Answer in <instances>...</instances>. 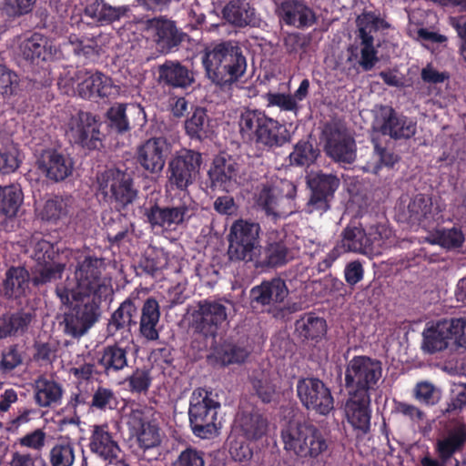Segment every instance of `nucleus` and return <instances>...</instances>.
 <instances>
[{"instance_id": "obj_5", "label": "nucleus", "mask_w": 466, "mask_h": 466, "mask_svg": "<svg viewBox=\"0 0 466 466\" xmlns=\"http://www.w3.org/2000/svg\"><path fill=\"white\" fill-rule=\"evenodd\" d=\"M231 308L232 302L225 299L198 301L191 313L192 328L205 338L214 339L228 324Z\"/></svg>"}, {"instance_id": "obj_12", "label": "nucleus", "mask_w": 466, "mask_h": 466, "mask_svg": "<svg viewBox=\"0 0 466 466\" xmlns=\"http://www.w3.org/2000/svg\"><path fill=\"white\" fill-rule=\"evenodd\" d=\"M288 192L285 196L280 193L278 187L263 185L257 196V205L267 217L276 220L293 213V199L296 195V187L287 184Z\"/></svg>"}, {"instance_id": "obj_13", "label": "nucleus", "mask_w": 466, "mask_h": 466, "mask_svg": "<svg viewBox=\"0 0 466 466\" xmlns=\"http://www.w3.org/2000/svg\"><path fill=\"white\" fill-rule=\"evenodd\" d=\"M196 210V202L189 197H184L177 205L164 208L154 205L146 215L151 226L171 228L187 222Z\"/></svg>"}, {"instance_id": "obj_41", "label": "nucleus", "mask_w": 466, "mask_h": 466, "mask_svg": "<svg viewBox=\"0 0 466 466\" xmlns=\"http://www.w3.org/2000/svg\"><path fill=\"white\" fill-rule=\"evenodd\" d=\"M268 116L260 110L246 109L240 114L238 126L243 138L256 141L262 131Z\"/></svg>"}, {"instance_id": "obj_24", "label": "nucleus", "mask_w": 466, "mask_h": 466, "mask_svg": "<svg viewBox=\"0 0 466 466\" xmlns=\"http://www.w3.org/2000/svg\"><path fill=\"white\" fill-rule=\"evenodd\" d=\"M35 321L36 311L32 307L0 315V339L25 335Z\"/></svg>"}, {"instance_id": "obj_1", "label": "nucleus", "mask_w": 466, "mask_h": 466, "mask_svg": "<svg viewBox=\"0 0 466 466\" xmlns=\"http://www.w3.org/2000/svg\"><path fill=\"white\" fill-rule=\"evenodd\" d=\"M105 263L93 256L79 258L74 278L56 286V295L66 310L59 326L74 339L84 336L98 321L100 304L112 294L110 280L102 277Z\"/></svg>"}, {"instance_id": "obj_62", "label": "nucleus", "mask_w": 466, "mask_h": 466, "mask_svg": "<svg viewBox=\"0 0 466 466\" xmlns=\"http://www.w3.org/2000/svg\"><path fill=\"white\" fill-rule=\"evenodd\" d=\"M247 439L240 434L231 432L228 438L229 454L236 461H247L252 458V448Z\"/></svg>"}, {"instance_id": "obj_53", "label": "nucleus", "mask_w": 466, "mask_h": 466, "mask_svg": "<svg viewBox=\"0 0 466 466\" xmlns=\"http://www.w3.org/2000/svg\"><path fill=\"white\" fill-rule=\"evenodd\" d=\"M22 191L18 186L0 187V215L14 217L22 203Z\"/></svg>"}, {"instance_id": "obj_21", "label": "nucleus", "mask_w": 466, "mask_h": 466, "mask_svg": "<svg viewBox=\"0 0 466 466\" xmlns=\"http://www.w3.org/2000/svg\"><path fill=\"white\" fill-rule=\"evenodd\" d=\"M171 150L170 143L163 137L147 140L137 152V161L150 173H158L165 167L166 158Z\"/></svg>"}, {"instance_id": "obj_48", "label": "nucleus", "mask_w": 466, "mask_h": 466, "mask_svg": "<svg viewBox=\"0 0 466 466\" xmlns=\"http://www.w3.org/2000/svg\"><path fill=\"white\" fill-rule=\"evenodd\" d=\"M76 445L69 439H58L48 453L51 466H73L76 461Z\"/></svg>"}, {"instance_id": "obj_63", "label": "nucleus", "mask_w": 466, "mask_h": 466, "mask_svg": "<svg viewBox=\"0 0 466 466\" xmlns=\"http://www.w3.org/2000/svg\"><path fill=\"white\" fill-rule=\"evenodd\" d=\"M127 108V105L117 104L111 106L106 113L110 127L117 133H124L130 128Z\"/></svg>"}, {"instance_id": "obj_51", "label": "nucleus", "mask_w": 466, "mask_h": 466, "mask_svg": "<svg viewBox=\"0 0 466 466\" xmlns=\"http://www.w3.org/2000/svg\"><path fill=\"white\" fill-rule=\"evenodd\" d=\"M17 154L10 137L0 131V172L11 173L19 167Z\"/></svg>"}, {"instance_id": "obj_57", "label": "nucleus", "mask_w": 466, "mask_h": 466, "mask_svg": "<svg viewBox=\"0 0 466 466\" xmlns=\"http://www.w3.org/2000/svg\"><path fill=\"white\" fill-rule=\"evenodd\" d=\"M464 235L458 228H442L437 230L431 237V243L438 244L445 248H456L461 247L464 242Z\"/></svg>"}, {"instance_id": "obj_16", "label": "nucleus", "mask_w": 466, "mask_h": 466, "mask_svg": "<svg viewBox=\"0 0 466 466\" xmlns=\"http://www.w3.org/2000/svg\"><path fill=\"white\" fill-rule=\"evenodd\" d=\"M147 30L156 48L162 54L177 50L187 37V34L177 28L174 21L164 16L147 20Z\"/></svg>"}, {"instance_id": "obj_49", "label": "nucleus", "mask_w": 466, "mask_h": 466, "mask_svg": "<svg viewBox=\"0 0 466 466\" xmlns=\"http://www.w3.org/2000/svg\"><path fill=\"white\" fill-rule=\"evenodd\" d=\"M65 265L59 262L50 261L35 264L32 269V283L36 286L46 285L62 277Z\"/></svg>"}, {"instance_id": "obj_27", "label": "nucleus", "mask_w": 466, "mask_h": 466, "mask_svg": "<svg viewBox=\"0 0 466 466\" xmlns=\"http://www.w3.org/2000/svg\"><path fill=\"white\" fill-rule=\"evenodd\" d=\"M159 85L186 89L195 82L194 72L178 60H166L157 66Z\"/></svg>"}, {"instance_id": "obj_22", "label": "nucleus", "mask_w": 466, "mask_h": 466, "mask_svg": "<svg viewBox=\"0 0 466 466\" xmlns=\"http://www.w3.org/2000/svg\"><path fill=\"white\" fill-rule=\"evenodd\" d=\"M36 163L42 173L56 182L62 181L69 177L74 167L69 156L55 148L43 150Z\"/></svg>"}, {"instance_id": "obj_47", "label": "nucleus", "mask_w": 466, "mask_h": 466, "mask_svg": "<svg viewBox=\"0 0 466 466\" xmlns=\"http://www.w3.org/2000/svg\"><path fill=\"white\" fill-rule=\"evenodd\" d=\"M326 321L324 319L313 314H307L295 323V330L303 339H318L326 333Z\"/></svg>"}, {"instance_id": "obj_59", "label": "nucleus", "mask_w": 466, "mask_h": 466, "mask_svg": "<svg viewBox=\"0 0 466 466\" xmlns=\"http://www.w3.org/2000/svg\"><path fill=\"white\" fill-rule=\"evenodd\" d=\"M69 212V200L61 197H55L46 200L45 203L42 210V218L43 219L56 222L66 218Z\"/></svg>"}, {"instance_id": "obj_14", "label": "nucleus", "mask_w": 466, "mask_h": 466, "mask_svg": "<svg viewBox=\"0 0 466 466\" xmlns=\"http://www.w3.org/2000/svg\"><path fill=\"white\" fill-rule=\"evenodd\" d=\"M100 123L91 113L80 111L72 116L68 123L67 135L74 143L89 150L101 145Z\"/></svg>"}, {"instance_id": "obj_50", "label": "nucleus", "mask_w": 466, "mask_h": 466, "mask_svg": "<svg viewBox=\"0 0 466 466\" xmlns=\"http://www.w3.org/2000/svg\"><path fill=\"white\" fill-rule=\"evenodd\" d=\"M212 355L222 365L243 362L248 355V350L242 346L227 342L214 347Z\"/></svg>"}, {"instance_id": "obj_11", "label": "nucleus", "mask_w": 466, "mask_h": 466, "mask_svg": "<svg viewBox=\"0 0 466 466\" xmlns=\"http://www.w3.org/2000/svg\"><path fill=\"white\" fill-rule=\"evenodd\" d=\"M297 394L306 409L319 415H328L334 409L330 390L317 378L299 380L297 383Z\"/></svg>"}, {"instance_id": "obj_42", "label": "nucleus", "mask_w": 466, "mask_h": 466, "mask_svg": "<svg viewBox=\"0 0 466 466\" xmlns=\"http://www.w3.org/2000/svg\"><path fill=\"white\" fill-rule=\"evenodd\" d=\"M261 130L255 143L268 148L281 147L289 140L286 127L271 117H268Z\"/></svg>"}, {"instance_id": "obj_31", "label": "nucleus", "mask_w": 466, "mask_h": 466, "mask_svg": "<svg viewBox=\"0 0 466 466\" xmlns=\"http://www.w3.org/2000/svg\"><path fill=\"white\" fill-rule=\"evenodd\" d=\"M127 424L132 433L137 436L139 446L145 450L160 444L161 439L158 428L145 421L141 411L132 410L128 415Z\"/></svg>"}, {"instance_id": "obj_34", "label": "nucleus", "mask_w": 466, "mask_h": 466, "mask_svg": "<svg viewBox=\"0 0 466 466\" xmlns=\"http://www.w3.org/2000/svg\"><path fill=\"white\" fill-rule=\"evenodd\" d=\"M223 18L237 27L255 25L257 23L255 9L246 0H232L222 10Z\"/></svg>"}, {"instance_id": "obj_64", "label": "nucleus", "mask_w": 466, "mask_h": 466, "mask_svg": "<svg viewBox=\"0 0 466 466\" xmlns=\"http://www.w3.org/2000/svg\"><path fill=\"white\" fill-rule=\"evenodd\" d=\"M171 466H205L204 452L193 447L181 451Z\"/></svg>"}, {"instance_id": "obj_44", "label": "nucleus", "mask_w": 466, "mask_h": 466, "mask_svg": "<svg viewBox=\"0 0 466 466\" xmlns=\"http://www.w3.org/2000/svg\"><path fill=\"white\" fill-rule=\"evenodd\" d=\"M432 218L431 198L423 194L416 195L408 205V218L410 222L427 227Z\"/></svg>"}, {"instance_id": "obj_37", "label": "nucleus", "mask_w": 466, "mask_h": 466, "mask_svg": "<svg viewBox=\"0 0 466 466\" xmlns=\"http://www.w3.org/2000/svg\"><path fill=\"white\" fill-rule=\"evenodd\" d=\"M311 423L290 420L281 429V440L285 451L299 457Z\"/></svg>"}, {"instance_id": "obj_7", "label": "nucleus", "mask_w": 466, "mask_h": 466, "mask_svg": "<svg viewBox=\"0 0 466 466\" xmlns=\"http://www.w3.org/2000/svg\"><path fill=\"white\" fill-rule=\"evenodd\" d=\"M382 377L380 360L368 356H355L347 364L345 386L349 393L370 394Z\"/></svg>"}, {"instance_id": "obj_29", "label": "nucleus", "mask_w": 466, "mask_h": 466, "mask_svg": "<svg viewBox=\"0 0 466 466\" xmlns=\"http://www.w3.org/2000/svg\"><path fill=\"white\" fill-rule=\"evenodd\" d=\"M279 15L286 25L297 28L309 27L316 20L312 9L299 0L283 1L279 7Z\"/></svg>"}, {"instance_id": "obj_35", "label": "nucleus", "mask_w": 466, "mask_h": 466, "mask_svg": "<svg viewBox=\"0 0 466 466\" xmlns=\"http://www.w3.org/2000/svg\"><path fill=\"white\" fill-rule=\"evenodd\" d=\"M137 307L135 305V302L130 299H127L111 315L107 325L108 332L111 335L120 330L129 332L131 328L137 323Z\"/></svg>"}, {"instance_id": "obj_6", "label": "nucleus", "mask_w": 466, "mask_h": 466, "mask_svg": "<svg viewBox=\"0 0 466 466\" xmlns=\"http://www.w3.org/2000/svg\"><path fill=\"white\" fill-rule=\"evenodd\" d=\"M260 226L258 223L238 219L230 227L228 236V255L231 261H253L260 253Z\"/></svg>"}, {"instance_id": "obj_56", "label": "nucleus", "mask_w": 466, "mask_h": 466, "mask_svg": "<svg viewBox=\"0 0 466 466\" xmlns=\"http://www.w3.org/2000/svg\"><path fill=\"white\" fill-rule=\"evenodd\" d=\"M319 150L314 148L313 145L309 141H299L293 151L289 154V161L295 166H309L317 159Z\"/></svg>"}, {"instance_id": "obj_2", "label": "nucleus", "mask_w": 466, "mask_h": 466, "mask_svg": "<svg viewBox=\"0 0 466 466\" xmlns=\"http://www.w3.org/2000/svg\"><path fill=\"white\" fill-rule=\"evenodd\" d=\"M202 63L208 77L221 87L237 82L247 71V58L237 42L223 41L206 47Z\"/></svg>"}, {"instance_id": "obj_39", "label": "nucleus", "mask_w": 466, "mask_h": 466, "mask_svg": "<svg viewBox=\"0 0 466 466\" xmlns=\"http://www.w3.org/2000/svg\"><path fill=\"white\" fill-rule=\"evenodd\" d=\"M51 49L47 38L40 34H34L19 46L20 55L32 63L48 59L52 55Z\"/></svg>"}, {"instance_id": "obj_60", "label": "nucleus", "mask_w": 466, "mask_h": 466, "mask_svg": "<svg viewBox=\"0 0 466 466\" xmlns=\"http://www.w3.org/2000/svg\"><path fill=\"white\" fill-rule=\"evenodd\" d=\"M166 265V259L157 251L147 252L139 260L138 274L157 278Z\"/></svg>"}, {"instance_id": "obj_52", "label": "nucleus", "mask_w": 466, "mask_h": 466, "mask_svg": "<svg viewBox=\"0 0 466 466\" xmlns=\"http://www.w3.org/2000/svg\"><path fill=\"white\" fill-rule=\"evenodd\" d=\"M185 128L192 139L201 140L207 137L209 132V118L206 109L197 107L191 116L186 120Z\"/></svg>"}, {"instance_id": "obj_33", "label": "nucleus", "mask_w": 466, "mask_h": 466, "mask_svg": "<svg viewBox=\"0 0 466 466\" xmlns=\"http://www.w3.org/2000/svg\"><path fill=\"white\" fill-rule=\"evenodd\" d=\"M267 420L258 412H239L235 420L233 432L249 440L261 438L267 431Z\"/></svg>"}, {"instance_id": "obj_43", "label": "nucleus", "mask_w": 466, "mask_h": 466, "mask_svg": "<svg viewBox=\"0 0 466 466\" xmlns=\"http://www.w3.org/2000/svg\"><path fill=\"white\" fill-rule=\"evenodd\" d=\"M305 437L299 458L305 460H318L328 451V441L315 425H310Z\"/></svg>"}, {"instance_id": "obj_26", "label": "nucleus", "mask_w": 466, "mask_h": 466, "mask_svg": "<svg viewBox=\"0 0 466 466\" xmlns=\"http://www.w3.org/2000/svg\"><path fill=\"white\" fill-rule=\"evenodd\" d=\"M288 295L289 289L280 278L264 280L250 289L252 302L269 308H280Z\"/></svg>"}, {"instance_id": "obj_19", "label": "nucleus", "mask_w": 466, "mask_h": 466, "mask_svg": "<svg viewBox=\"0 0 466 466\" xmlns=\"http://www.w3.org/2000/svg\"><path fill=\"white\" fill-rule=\"evenodd\" d=\"M368 233L360 227L348 226L341 234L339 243L327 255L322 264L329 268L343 252H354L369 256ZM321 263H319V267Z\"/></svg>"}, {"instance_id": "obj_30", "label": "nucleus", "mask_w": 466, "mask_h": 466, "mask_svg": "<svg viewBox=\"0 0 466 466\" xmlns=\"http://www.w3.org/2000/svg\"><path fill=\"white\" fill-rule=\"evenodd\" d=\"M35 403L40 408L56 407L61 403L64 389L56 380L46 376H39L33 384Z\"/></svg>"}, {"instance_id": "obj_55", "label": "nucleus", "mask_w": 466, "mask_h": 466, "mask_svg": "<svg viewBox=\"0 0 466 466\" xmlns=\"http://www.w3.org/2000/svg\"><path fill=\"white\" fill-rule=\"evenodd\" d=\"M266 263L269 267H280L293 258L291 250L282 238L269 241L265 250Z\"/></svg>"}, {"instance_id": "obj_46", "label": "nucleus", "mask_w": 466, "mask_h": 466, "mask_svg": "<svg viewBox=\"0 0 466 466\" xmlns=\"http://www.w3.org/2000/svg\"><path fill=\"white\" fill-rule=\"evenodd\" d=\"M308 185L310 191L334 198L335 192L340 185V179L332 173L322 171L312 172L308 177Z\"/></svg>"}, {"instance_id": "obj_20", "label": "nucleus", "mask_w": 466, "mask_h": 466, "mask_svg": "<svg viewBox=\"0 0 466 466\" xmlns=\"http://www.w3.org/2000/svg\"><path fill=\"white\" fill-rule=\"evenodd\" d=\"M88 447L92 453L109 464L128 466L123 459L119 458L120 448L116 441L113 440L107 425H95L93 427Z\"/></svg>"}, {"instance_id": "obj_15", "label": "nucleus", "mask_w": 466, "mask_h": 466, "mask_svg": "<svg viewBox=\"0 0 466 466\" xmlns=\"http://www.w3.org/2000/svg\"><path fill=\"white\" fill-rule=\"evenodd\" d=\"M201 162L202 157L198 152L188 149L178 151L168 164L170 184L180 190L187 189L193 183Z\"/></svg>"}, {"instance_id": "obj_61", "label": "nucleus", "mask_w": 466, "mask_h": 466, "mask_svg": "<svg viewBox=\"0 0 466 466\" xmlns=\"http://www.w3.org/2000/svg\"><path fill=\"white\" fill-rule=\"evenodd\" d=\"M118 399L113 390L98 387L93 393L89 407L100 410H112L117 408Z\"/></svg>"}, {"instance_id": "obj_10", "label": "nucleus", "mask_w": 466, "mask_h": 466, "mask_svg": "<svg viewBox=\"0 0 466 466\" xmlns=\"http://www.w3.org/2000/svg\"><path fill=\"white\" fill-rule=\"evenodd\" d=\"M372 129L394 140L409 139L416 134L417 123L397 113L391 106H381L375 112Z\"/></svg>"}, {"instance_id": "obj_38", "label": "nucleus", "mask_w": 466, "mask_h": 466, "mask_svg": "<svg viewBox=\"0 0 466 466\" xmlns=\"http://www.w3.org/2000/svg\"><path fill=\"white\" fill-rule=\"evenodd\" d=\"M160 310L157 299L148 298L141 309L139 331L147 340H157L159 337L157 325L159 321Z\"/></svg>"}, {"instance_id": "obj_25", "label": "nucleus", "mask_w": 466, "mask_h": 466, "mask_svg": "<svg viewBox=\"0 0 466 466\" xmlns=\"http://www.w3.org/2000/svg\"><path fill=\"white\" fill-rule=\"evenodd\" d=\"M345 404V414L348 422L364 435L370 428V394L349 393Z\"/></svg>"}, {"instance_id": "obj_4", "label": "nucleus", "mask_w": 466, "mask_h": 466, "mask_svg": "<svg viewBox=\"0 0 466 466\" xmlns=\"http://www.w3.org/2000/svg\"><path fill=\"white\" fill-rule=\"evenodd\" d=\"M220 403L211 391L197 389L190 397L188 416L195 436L211 439L218 434V411Z\"/></svg>"}, {"instance_id": "obj_18", "label": "nucleus", "mask_w": 466, "mask_h": 466, "mask_svg": "<svg viewBox=\"0 0 466 466\" xmlns=\"http://www.w3.org/2000/svg\"><path fill=\"white\" fill-rule=\"evenodd\" d=\"M211 187L229 192L241 183L240 165L228 155L217 156L208 170Z\"/></svg>"}, {"instance_id": "obj_32", "label": "nucleus", "mask_w": 466, "mask_h": 466, "mask_svg": "<svg viewBox=\"0 0 466 466\" xmlns=\"http://www.w3.org/2000/svg\"><path fill=\"white\" fill-rule=\"evenodd\" d=\"M133 346L127 344L121 346L118 343L106 346L101 351L98 364L106 376L114 375L128 367V355Z\"/></svg>"}, {"instance_id": "obj_54", "label": "nucleus", "mask_w": 466, "mask_h": 466, "mask_svg": "<svg viewBox=\"0 0 466 466\" xmlns=\"http://www.w3.org/2000/svg\"><path fill=\"white\" fill-rule=\"evenodd\" d=\"M392 232L385 226L371 228L368 233L369 257L380 255L392 245Z\"/></svg>"}, {"instance_id": "obj_40", "label": "nucleus", "mask_w": 466, "mask_h": 466, "mask_svg": "<svg viewBox=\"0 0 466 466\" xmlns=\"http://www.w3.org/2000/svg\"><path fill=\"white\" fill-rule=\"evenodd\" d=\"M127 11V6H111L104 0H96L86 6L85 15L95 22L110 24L126 15Z\"/></svg>"}, {"instance_id": "obj_17", "label": "nucleus", "mask_w": 466, "mask_h": 466, "mask_svg": "<svg viewBox=\"0 0 466 466\" xmlns=\"http://www.w3.org/2000/svg\"><path fill=\"white\" fill-rule=\"evenodd\" d=\"M74 78L77 81L78 95L86 99L110 98L118 93L110 77L85 68L78 69Z\"/></svg>"}, {"instance_id": "obj_3", "label": "nucleus", "mask_w": 466, "mask_h": 466, "mask_svg": "<svg viewBox=\"0 0 466 466\" xmlns=\"http://www.w3.org/2000/svg\"><path fill=\"white\" fill-rule=\"evenodd\" d=\"M97 190L119 212H127L138 200V190L129 173L109 168L96 177Z\"/></svg>"}, {"instance_id": "obj_28", "label": "nucleus", "mask_w": 466, "mask_h": 466, "mask_svg": "<svg viewBox=\"0 0 466 466\" xmlns=\"http://www.w3.org/2000/svg\"><path fill=\"white\" fill-rule=\"evenodd\" d=\"M466 444V424L458 422L446 429L436 441V451L443 463H451L453 455L461 452Z\"/></svg>"}, {"instance_id": "obj_36", "label": "nucleus", "mask_w": 466, "mask_h": 466, "mask_svg": "<svg viewBox=\"0 0 466 466\" xmlns=\"http://www.w3.org/2000/svg\"><path fill=\"white\" fill-rule=\"evenodd\" d=\"M31 278L24 267H11L5 272L3 282V294L8 299L25 296L29 289Z\"/></svg>"}, {"instance_id": "obj_23", "label": "nucleus", "mask_w": 466, "mask_h": 466, "mask_svg": "<svg viewBox=\"0 0 466 466\" xmlns=\"http://www.w3.org/2000/svg\"><path fill=\"white\" fill-rule=\"evenodd\" d=\"M67 42L76 56L94 61L106 53L110 43V36L104 33L82 35L72 34L68 36Z\"/></svg>"}, {"instance_id": "obj_58", "label": "nucleus", "mask_w": 466, "mask_h": 466, "mask_svg": "<svg viewBox=\"0 0 466 466\" xmlns=\"http://www.w3.org/2000/svg\"><path fill=\"white\" fill-rule=\"evenodd\" d=\"M374 162L370 163L368 168L377 174L382 167H391L398 162L399 157L391 150L382 147L377 138H372Z\"/></svg>"}, {"instance_id": "obj_8", "label": "nucleus", "mask_w": 466, "mask_h": 466, "mask_svg": "<svg viewBox=\"0 0 466 466\" xmlns=\"http://www.w3.org/2000/svg\"><path fill=\"white\" fill-rule=\"evenodd\" d=\"M464 325L466 320H462V318H453L427 327L422 332L421 350L433 354L452 347H461Z\"/></svg>"}, {"instance_id": "obj_45", "label": "nucleus", "mask_w": 466, "mask_h": 466, "mask_svg": "<svg viewBox=\"0 0 466 466\" xmlns=\"http://www.w3.org/2000/svg\"><path fill=\"white\" fill-rule=\"evenodd\" d=\"M252 390L263 403L275 401L278 397L275 379L265 370L256 371L251 377Z\"/></svg>"}, {"instance_id": "obj_9", "label": "nucleus", "mask_w": 466, "mask_h": 466, "mask_svg": "<svg viewBox=\"0 0 466 466\" xmlns=\"http://www.w3.org/2000/svg\"><path fill=\"white\" fill-rule=\"evenodd\" d=\"M324 151L333 161L349 165L357 157L354 138L341 124L327 123L323 128Z\"/></svg>"}]
</instances>
